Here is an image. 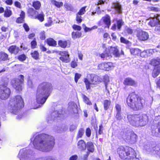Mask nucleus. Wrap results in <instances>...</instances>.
Masks as SVG:
<instances>
[{"label": "nucleus", "mask_w": 160, "mask_h": 160, "mask_svg": "<svg viewBox=\"0 0 160 160\" xmlns=\"http://www.w3.org/2000/svg\"><path fill=\"white\" fill-rule=\"evenodd\" d=\"M76 21L78 23H80L82 21V17L81 16V15H78V14H77V17H76Z\"/></svg>", "instance_id": "58"}, {"label": "nucleus", "mask_w": 160, "mask_h": 160, "mask_svg": "<svg viewBox=\"0 0 160 160\" xmlns=\"http://www.w3.org/2000/svg\"><path fill=\"white\" fill-rule=\"evenodd\" d=\"M117 119L119 120H121L122 119H124L125 118V117H123L121 114V112H116L115 116Z\"/></svg>", "instance_id": "49"}, {"label": "nucleus", "mask_w": 160, "mask_h": 160, "mask_svg": "<svg viewBox=\"0 0 160 160\" xmlns=\"http://www.w3.org/2000/svg\"><path fill=\"white\" fill-rule=\"evenodd\" d=\"M131 148L129 147L120 146L117 149V153L121 159L126 160L128 154H130L129 152H131Z\"/></svg>", "instance_id": "7"}, {"label": "nucleus", "mask_w": 160, "mask_h": 160, "mask_svg": "<svg viewBox=\"0 0 160 160\" xmlns=\"http://www.w3.org/2000/svg\"><path fill=\"white\" fill-rule=\"evenodd\" d=\"M81 76V75L80 74L78 73H75L74 79L76 83L78 82V80L80 78Z\"/></svg>", "instance_id": "56"}, {"label": "nucleus", "mask_w": 160, "mask_h": 160, "mask_svg": "<svg viewBox=\"0 0 160 160\" xmlns=\"http://www.w3.org/2000/svg\"><path fill=\"white\" fill-rule=\"evenodd\" d=\"M151 64L155 67L159 66L158 65L160 64V58L152 59L151 61Z\"/></svg>", "instance_id": "37"}, {"label": "nucleus", "mask_w": 160, "mask_h": 160, "mask_svg": "<svg viewBox=\"0 0 160 160\" xmlns=\"http://www.w3.org/2000/svg\"><path fill=\"white\" fill-rule=\"evenodd\" d=\"M26 56L24 54H22L18 56V59L20 61H24L26 59Z\"/></svg>", "instance_id": "57"}, {"label": "nucleus", "mask_w": 160, "mask_h": 160, "mask_svg": "<svg viewBox=\"0 0 160 160\" xmlns=\"http://www.w3.org/2000/svg\"><path fill=\"white\" fill-rule=\"evenodd\" d=\"M156 32L158 34H160V24L158 26H156L155 28Z\"/></svg>", "instance_id": "64"}, {"label": "nucleus", "mask_w": 160, "mask_h": 160, "mask_svg": "<svg viewBox=\"0 0 160 160\" xmlns=\"http://www.w3.org/2000/svg\"><path fill=\"white\" fill-rule=\"evenodd\" d=\"M77 147L79 149L81 150H84L86 149V145L84 140H81L78 142Z\"/></svg>", "instance_id": "22"}, {"label": "nucleus", "mask_w": 160, "mask_h": 160, "mask_svg": "<svg viewBox=\"0 0 160 160\" xmlns=\"http://www.w3.org/2000/svg\"><path fill=\"white\" fill-rule=\"evenodd\" d=\"M160 16H158L156 17L151 18L150 19L148 25L151 27H156L160 24V20H159Z\"/></svg>", "instance_id": "18"}, {"label": "nucleus", "mask_w": 160, "mask_h": 160, "mask_svg": "<svg viewBox=\"0 0 160 160\" xmlns=\"http://www.w3.org/2000/svg\"><path fill=\"white\" fill-rule=\"evenodd\" d=\"M104 23L106 25L105 27L109 28L111 25L110 17L108 15H106L105 16L102 18Z\"/></svg>", "instance_id": "21"}, {"label": "nucleus", "mask_w": 160, "mask_h": 160, "mask_svg": "<svg viewBox=\"0 0 160 160\" xmlns=\"http://www.w3.org/2000/svg\"><path fill=\"white\" fill-rule=\"evenodd\" d=\"M146 52V50L142 52H141V53H140V56L142 57H145L148 56V55Z\"/></svg>", "instance_id": "61"}, {"label": "nucleus", "mask_w": 160, "mask_h": 160, "mask_svg": "<svg viewBox=\"0 0 160 160\" xmlns=\"http://www.w3.org/2000/svg\"><path fill=\"white\" fill-rule=\"evenodd\" d=\"M73 28L75 30L80 31L81 29V28L80 26L74 25L72 26Z\"/></svg>", "instance_id": "62"}, {"label": "nucleus", "mask_w": 160, "mask_h": 160, "mask_svg": "<svg viewBox=\"0 0 160 160\" xmlns=\"http://www.w3.org/2000/svg\"><path fill=\"white\" fill-rule=\"evenodd\" d=\"M84 132V129L82 128H80L78 131L77 135V138H81L83 135Z\"/></svg>", "instance_id": "48"}, {"label": "nucleus", "mask_w": 160, "mask_h": 160, "mask_svg": "<svg viewBox=\"0 0 160 160\" xmlns=\"http://www.w3.org/2000/svg\"><path fill=\"white\" fill-rule=\"evenodd\" d=\"M31 47L32 48H36L37 45V43L35 40V39L34 38V40L31 42Z\"/></svg>", "instance_id": "54"}, {"label": "nucleus", "mask_w": 160, "mask_h": 160, "mask_svg": "<svg viewBox=\"0 0 160 160\" xmlns=\"http://www.w3.org/2000/svg\"><path fill=\"white\" fill-rule=\"evenodd\" d=\"M160 73V66L155 67L152 73V76L155 78Z\"/></svg>", "instance_id": "28"}, {"label": "nucleus", "mask_w": 160, "mask_h": 160, "mask_svg": "<svg viewBox=\"0 0 160 160\" xmlns=\"http://www.w3.org/2000/svg\"><path fill=\"white\" fill-rule=\"evenodd\" d=\"M155 125H157V128L155 130L152 131V134L153 136L157 137H160V115L155 117L153 121Z\"/></svg>", "instance_id": "11"}, {"label": "nucleus", "mask_w": 160, "mask_h": 160, "mask_svg": "<svg viewBox=\"0 0 160 160\" xmlns=\"http://www.w3.org/2000/svg\"><path fill=\"white\" fill-rule=\"evenodd\" d=\"M112 8L118 13H121L122 12V9L121 5L118 2H114L112 3Z\"/></svg>", "instance_id": "24"}, {"label": "nucleus", "mask_w": 160, "mask_h": 160, "mask_svg": "<svg viewBox=\"0 0 160 160\" xmlns=\"http://www.w3.org/2000/svg\"><path fill=\"white\" fill-rule=\"evenodd\" d=\"M50 83L43 82L40 84L38 88L36 93V101L38 105L36 108L41 107L45 102L52 90Z\"/></svg>", "instance_id": "2"}, {"label": "nucleus", "mask_w": 160, "mask_h": 160, "mask_svg": "<svg viewBox=\"0 0 160 160\" xmlns=\"http://www.w3.org/2000/svg\"><path fill=\"white\" fill-rule=\"evenodd\" d=\"M130 51L131 54L133 56L138 55L141 53V50L138 48H132Z\"/></svg>", "instance_id": "30"}, {"label": "nucleus", "mask_w": 160, "mask_h": 160, "mask_svg": "<svg viewBox=\"0 0 160 160\" xmlns=\"http://www.w3.org/2000/svg\"><path fill=\"white\" fill-rule=\"evenodd\" d=\"M111 101L110 100H105L103 101V104L105 110H107L111 105Z\"/></svg>", "instance_id": "33"}, {"label": "nucleus", "mask_w": 160, "mask_h": 160, "mask_svg": "<svg viewBox=\"0 0 160 160\" xmlns=\"http://www.w3.org/2000/svg\"><path fill=\"white\" fill-rule=\"evenodd\" d=\"M131 152H129L126 160H140L139 157L137 156L135 151L131 148Z\"/></svg>", "instance_id": "16"}, {"label": "nucleus", "mask_w": 160, "mask_h": 160, "mask_svg": "<svg viewBox=\"0 0 160 160\" xmlns=\"http://www.w3.org/2000/svg\"><path fill=\"white\" fill-rule=\"evenodd\" d=\"M8 56L7 54L4 52H0V62L5 61L8 59Z\"/></svg>", "instance_id": "35"}, {"label": "nucleus", "mask_w": 160, "mask_h": 160, "mask_svg": "<svg viewBox=\"0 0 160 160\" xmlns=\"http://www.w3.org/2000/svg\"><path fill=\"white\" fill-rule=\"evenodd\" d=\"M24 78V76L20 75L18 76L17 78H15L12 81V85L16 90L19 91L22 90V84L23 83Z\"/></svg>", "instance_id": "6"}, {"label": "nucleus", "mask_w": 160, "mask_h": 160, "mask_svg": "<svg viewBox=\"0 0 160 160\" xmlns=\"http://www.w3.org/2000/svg\"><path fill=\"white\" fill-rule=\"evenodd\" d=\"M115 108L116 110V113L121 112V106L118 104H116L115 106Z\"/></svg>", "instance_id": "52"}, {"label": "nucleus", "mask_w": 160, "mask_h": 160, "mask_svg": "<svg viewBox=\"0 0 160 160\" xmlns=\"http://www.w3.org/2000/svg\"><path fill=\"white\" fill-rule=\"evenodd\" d=\"M86 6H84L82 7L79 11L78 13H77L78 15H82L84 14L86 12Z\"/></svg>", "instance_id": "50"}, {"label": "nucleus", "mask_w": 160, "mask_h": 160, "mask_svg": "<svg viewBox=\"0 0 160 160\" xmlns=\"http://www.w3.org/2000/svg\"><path fill=\"white\" fill-rule=\"evenodd\" d=\"M137 36L138 39L140 41H146L149 38L148 33L142 30H139L138 31Z\"/></svg>", "instance_id": "13"}, {"label": "nucleus", "mask_w": 160, "mask_h": 160, "mask_svg": "<svg viewBox=\"0 0 160 160\" xmlns=\"http://www.w3.org/2000/svg\"><path fill=\"white\" fill-rule=\"evenodd\" d=\"M116 23H114L111 28V29L113 30H115L117 28L118 29L120 30L123 24V22L122 19L118 20L116 19Z\"/></svg>", "instance_id": "20"}, {"label": "nucleus", "mask_w": 160, "mask_h": 160, "mask_svg": "<svg viewBox=\"0 0 160 160\" xmlns=\"http://www.w3.org/2000/svg\"><path fill=\"white\" fill-rule=\"evenodd\" d=\"M34 148L40 151L47 152L52 150L55 142L52 136L46 134H42L31 139Z\"/></svg>", "instance_id": "1"}, {"label": "nucleus", "mask_w": 160, "mask_h": 160, "mask_svg": "<svg viewBox=\"0 0 160 160\" xmlns=\"http://www.w3.org/2000/svg\"><path fill=\"white\" fill-rule=\"evenodd\" d=\"M8 50L11 53L16 54L18 52L19 48L18 47L15 45H12L9 48Z\"/></svg>", "instance_id": "25"}, {"label": "nucleus", "mask_w": 160, "mask_h": 160, "mask_svg": "<svg viewBox=\"0 0 160 160\" xmlns=\"http://www.w3.org/2000/svg\"><path fill=\"white\" fill-rule=\"evenodd\" d=\"M59 45L62 48H65L67 45V42L66 41L60 40L58 41Z\"/></svg>", "instance_id": "44"}, {"label": "nucleus", "mask_w": 160, "mask_h": 160, "mask_svg": "<svg viewBox=\"0 0 160 160\" xmlns=\"http://www.w3.org/2000/svg\"><path fill=\"white\" fill-rule=\"evenodd\" d=\"M10 89L7 87L6 84L0 85V98L2 99L8 98L10 95Z\"/></svg>", "instance_id": "8"}, {"label": "nucleus", "mask_w": 160, "mask_h": 160, "mask_svg": "<svg viewBox=\"0 0 160 160\" xmlns=\"http://www.w3.org/2000/svg\"><path fill=\"white\" fill-rule=\"evenodd\" d=\"M127 118L132 126L138 127L145 125L148 122V118L145 114L129 115Z\"/></svg>", "instance_id": "4"}, {"label": "nucleus", "mask_w": 160, "mask_h": 160, "mask_svg": "<svg viewBox=\"0 0 160 160\" xmlns=\"http://www.w3.org/2000/svg\"><path fill=\"white\" fill-rule=\"evenodd\" d=\"M4 107L2 106L3 109L8 110L10 112L17 114L21 108L24 106L23 99L20 95H17L11 98L8 103L5 105Z\"/></svg>", "instance_id": "3"}, {"label": "nucleus", "mask_w": 160, "mask_h": 160, "mask_svg": "<svg viewBox=\"0 0 160 160\" xmlns=\"http://www.w3.org/2000/svg\"><path fill=\"white\" fill-rule=\"evenodd\" d=\"M39 38L41 40H44L45 38V35L44 31L42 32L39 34Z\"/></svg>", "instance_id": "60"}, {"label": "nucleus", "mask_w": 160, "mask_h": 160, "mask_svg": "<svg viewBox=\"0 0 160 160\" xmlns=\"http://www.w3.org/2000/svg\"><path fill=\"white\" fill-rule=\"evenodd\" d=\"M32 153V151L30 150H27L26 148H24L20 151L18 157L20 160H28L29 155H31Z\"/></svg>", "instance_id": "10"}, {"label": "nucleus", "mask_w": 160, "mask_h": 160, "mask_svg": "<svg viewBox=\"0 0 160 160\" xmlns=\"http://www.w3.org/2000/svg\"><path fill=\"white\" fill-rule=\"evenodd\" d=\"M51 2L52 4L58 8H60L63 5V3L62 2H58L55 0H51Z\"/></svg>", "instance_id": "36"}, {"label": "nucleus", "mask_w": 160, "mask_h": 160, "mask_svg": "<svg viewBox=\"0 0 160 160\" xmlns=\"http://www.w3.org/2000/svg\"><path fill=\"white\" fill-rule=\"evenodd\" d=\"M103 81H104V82L106 83L105 87H106V89H107V86L106 85V83H108V82H109V77L108 75L104 76V78H103Z\"/></svg>", "instance_id": "55"}, {"label": "nucleus", "mask_w": 160, "mask_h": 160, "mask_svg": "<svg viewBox=\"0 0 160 160\" xmlns=\"http://www.w3.org/2000/svg\"><path fill=\"white\" fill-rule=\"evenodd\" d=\"M82 26L85 32H90L92 30L96 29L98 28V27L96 26H94L92 27L91 28H89L87 27L84 24H83Z\"/></svg>", "instance_id": "38"}, {"label": "nucleus", "mask_w": 160, "mask_h": 160, "mask_svg": "<svg viewBox=\"0 0 160 160\" xmlns=\"http://www.w3.org/2000/svg\"><path fill=\"white\" fill-rule=\"evenodd\" d=\"M10 7H6L4 11V16L5 17L9 18L10 17L12 14V12L10 10Z\"/></svg>", "instance_id": "29"}, {"label": "nucleus", "mask_w": 160, "mask_h": 160, "mask_svg": "<svg viewBox=\"0 0 160 160\" xmlns=\"http://www.w3.org/2000/svg\"><path fill=\"white\" fill-rule=\"evenodd\" d=\"M28 12L29 15L30 16L31 18H35L36 17V16L38 13L36 11L32 8H29L28 9Z\"/></svg>", "instance_id": "27"}, {"label": "nucleus", "mask_w": 160, "mask_h": 160, "mask_svg": "<svg viewBox=\"0 0 160 160\" xmlns=\"http://www.w3.org/2000/svg\"><path fill=\"white\" fill-rule=\"evenodd\" d=\"M32 6L36 10H38L41 6V4L39 1H34L33 2Z\"/></svg>", "instance_id": "42"}, {"label": "nucleus", "mask_w": 160, "mask_h": 160, "mask_svg": "<svg viewBox=\"0 0 160 160\" xmlns=\"http://www.w3.org/2000/svg\"><path fill=\"white\" fill-rule=\"evenodd\" d=\"M82 34L80 32H72V38L73 39H75L77 38L80 37Z\"/></svg>", "instance_id": "41"}, {"label": "nucleus", "mask_w": 160, "mask_h": 160, "mask_svg": "<svg viewBox=\"0 0 160 160\" xmlns=\"http://www.w3.org/2000/svg\"><path fill=\"white\" fill-rule=\"evenodd\" d=\"M47 42L48 44L50 46L55 47L57 45L56 42L52 38L47 39Z\"/></svg>", "instance_id": "34"}, {"label": "nucleus", "mask_w": 160, "mask_h": 160, "mask_svg": "<svg viewBox=\"0 0 160 160\" xmlns=\"http://www.w3.org/2000/svg\"><path fill=\"white\" fill-rule=\"evenodd\" d=\"M86 146L88 151L91 152H94V146L92 142H88Z\"/></svg>", "instance_id": "31"}, {"label": "nucleus", "mask_w": 160, "mask_h": 160, "mask_svg": "<svg viewBox=\"0 0 160 160\" xmlns=\"http://www.w3.org/2000/svg\"><path fill=\"white\" fill-rule=\"evenodd\" d=\"M149 146L146 145L144 146V148L147 151L152 152L154 154H156L160 157V145L156 146L154 147H151L150 145Z\"/></svg>", "instance_id": "12"}, {"label": "nucleus", "mask_w": 160, "mask_h": 160, "mask_svg": "<svg viewBox=\"0 0 160 160\" xmlns=\"http://www.w3.org/2000/svg\"><path fill=\"white\" fill-rule=\"evenodd\" d=\"M68 110L70 113H77V105L73 102H70L68 103Z\"/></svg>", "instance_id": "19"}, {"label": "nucleus", "mask_w": 160, "mask_h": 160, "mask_svg": "<svg viewBox=\"0 0 160 160\" xmlns=\"http://www.w3.org/2000/svg\"><path fill=\"white\" fill-rule=\"evenodd\" d=\"M148 56H151L155 52H158L156 49H149L146 50Z\"/></svg>", "instance_id": "46"}, {"label": "nucleus", "mask_w": 160, "mask_h": 160, "mask_svg": "<svg viewBox=\"0 0 160 160\" xmlns=\"http://www.w3.org/2000/svg\"><path fill=\"white\" fill-rule=\"evenodd\" d=\"M61 57H66L67 56H69L68 54V52L67 51L61 52L59 53Z\"/></svg>", "instance_id": "59"}, {"label": "nucleus", "mask_w": 160, "mask_h": 160, "mask_svg": "<svg viewBox=\"0 0 160 160\" xmlns=\"http://www.w3.org/2000/svg\"><path fill=\"white\" fill-rule=\"evenodd\" d=\"M82 97L83 99L84 102L85 103L89 105H92V103L89 100V99L85 95L82 94Z\"/></svg>", "instance_id": "40"}, {"label": "nucleus", "mask_w": 160, "mask_h": 160, "mask_svg": "<svg viewBox=\"0 0 160 160\" xmlns=\"http://www.w3.org/2000/svg\"><path fill=\"white\" fill-rule=\"evenodd\" d=\"M86 135L88 137H90L91 134V131L90 128H88L86 129Z\"/></svg>", "instance_id": "63"}, {"label": "nucleus", "mask_w": 160, "mask_h": 160, "mask_svg": "<svg viewBox=\"0 0 160 160\" xmlns=\"http://www.w3.org/2000/svg\"><path fill=\"white\" fill-rule=\"evenodd\" d=\"M91 82L87 78L84 79V82L86 86V89L87 90L90 89L91 85V84H96L98 83L99 82L98 77L94 74H91L90 75Z\"/></svg>", "instance_id": "9"}, {"label": "nucleus", "mask_w": 160, "mask_h": 160, "mask_svg": "<svg viewBox=\"0 0 160 160\" xmlns=\"http://www.w3.org/2000/svg\"><path fill=\"white\" fill-rule=\"evenodd\" d=\"M137 140V135L133 132L131 133V140L130 143L131 144L135 142Z\"/></svg>", "instance_id": "39"}, {"label": "nucleus", "mask_w": 160, "mask_h": 160, "mask_svg": "<svg viewBox=\"0 0 160 160\" xmlns=\"http://www.w3.org/2000/svg\"><path fill=\"white\" fill-rule=\"evenodd\" d=\"M64 6L68 11H72L73 9L72 5L70 4L66 3L64 4Z\"/></svg>", "instance_id": "51"}, {"label": "nucleus", "mask_w": 160, "mask_h": 160, "mask_svg": "<svg viewBox=\"0 0 160 160\" xmlns=\"http://www.w3.org/2000/svg\"><path fill=\"white\" fill-rule=\"evenodd\" d=\"M144 102L143 99L134 93L129 94L127 99L128 105L134 110L141 109Z\"/></svg>", "instance_id": "5"}, {"label": "nucleus", "mask_w": 160, "mask_h": 160, "mask_svg": "<svg viewBox=\"0 0 160 160\" xmlns=\"http://www.w3.org/2000/svg\"><path fill=\"white\" fill-rule=\"evenodd\" d=\"M113 67V63L111 62L102 63L98 66V69L108 71Z\"/></svg>", "instance_id": "14"}, {"label": "nucleus", "mask_w": 160, "mask_h": 160, "mask_svg": "<svg viewBox=\"0 0 160 160\" xmlns=\"http://www.w3.org/2000/svg\"><path fill=\"white\" fill-rule=\"evenodd\" d=\"M132 132H127L123 133L122 137L126 142L130 143L131 140V133Z\"/></svg>", "instance_id": "26"}, {"label": "nucleus", "mask_w": 160, "mask_h": 160, "mask_svg": "<svg viewBox=\"0 0 160 160\" xmlns=\"http://www.w3.org/2000/svg\"><path fill=\"white\" fill-rule=\"evenodd\" d=\"M32 57L35 59H37L38 58L39 54L38 51H34L31 53Z\"/></svg>", "instance_id": "47"}, {"label": "nucleus", "mask_w": 160, "mask_h": 160, "mask_svg": "<svg viewBox=\"0 0 160 160\" xmlns=\"http://www.w3.org/2000/svg\"><path fill=\"white\" fill-rule=\"evenodd\" d=\"M107 49L108 53H110L111 54V57L112 56V54L115 57H119L120 56V53L117 46L114 47H109Z\"/></svg>", "instance_id": "15"}, {"label": "nucleus", "mask_w": 160, "mask_h": 160, "mask_svg": "<svg viewBox=\"0 0 160 160\" xmlns=\"http://www.w3.org/2000/svg\"><path fill=\"white\" fill-rule=\"evenodd\" d=\"M59 59L62 62H68L70 61L69 56L66 57H60Z\"/></svg>", "instance_id": "45"}, {"label": "nucleus", "mask_w": 160, "mask_h": 160, "mask_svg": "<svg viewBox=\"0 0 160 160\" xmlns=\"http://www.w3.org/2000/svg\"><path fill=\"white\" fill-rule=\"evenodd\" d=\"M123 84L125 85L134 86L136 85L135 82L131 78H126L124 81Z\"/></svg>", "instance_id": "23"}, {"label": "nucleus", "mask_w": 160, "mask_h": 160, "mask_svg": "<svg viewBox=\"0 0 160 160\" xmlns=\"http://www.w3.org/2000/svg\"><path fill=\"white\" fill-rule=\"evenodd\" d=\"M44 15L42 12H41V13L37 15L36 16V17L35 18H37L41 22H42L44 19Z\"/></svg>", "instance_id": "43"}, {"label": "nucleus", "mask_w": 160, "mask_h": 160, "mask_svg": "<svg viewBox=\"0 0 160 160\" xmlns=\"http://www.w3.org/2000/svg\"><path fill=\"white\" fill-rule=\"evenodd\" d=\"M99 56L102 58H106L107 59L108 58H109L111 57V54L110 53H108L107 49L106 51L103 53L99 54Z\"/></svg>", "instance_id": "32"}, {"label": "nucleus", "mask_w": 160, "mask_h": 160, "mask_svg": "<svg viewBox=\"0 0 160 160\" xmlns=\"http://www.w3.org/2000/svg\"><path fill=\"white\" fill-rule=\"evenodd\" d=\"M61 114L59 112V111H55L52 112L47 118V120L48 123H51V121L55 120L56 118L61 117Z\"/></svg>", "instance_id": "17"}, {"label": "nucleus", "mask_w": 160, "mask_h": 160, "mask_svg": "<svg viewBox=\"0 0 160 160\" xmlns=\"http://www.w3.org/2000/svg\"><path fill=\"white\" fill-rule=\"evenodd\" d=\"M120 42L121 43L125 44H128L129 43V41L123 37H121L120 38Z\"/></svg>", "instance_id": "53"}]
</instances>
